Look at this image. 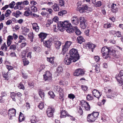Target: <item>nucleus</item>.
I'll return each instance as SVG.
<instances>
[{"instance_id":"nucleus-1","label":"nucleus","mask_w":123,"mask_h":123,"mask_svg":"<svg viewBox=\"0 0 123 123\" xmlns=\"http://www.w3.org/2000/svg\"><path fill=\"white\" fill-rule=\"evenodd\" d=\"M68 58L69 62H76L80 58V56L77 50L74 48L71 49L69 51V53H67L66 55Z\"/></svg>"},{"instance_id":"nucleus-2","label":"nucleus","mask_w":123,"mask_h":123,"mask_svg":"<svg viewBox=\"0 0 123 123\" xmlns=\"http://www.w3.org/2000/svg\"><path fill=\"white\" fill-rule=\"evenodd\" d=\"M111 47H108L107 46H105L103 47L101 50L103 54V58L106 59L109 61L110 60H108L110 59L111 57L110 56L109 52L111 50Z\"/></svg>"},{"instance_id":"nucleus-3","label":"nucleus","mask_w":123,"mask_h":123,"mask_svg":"<svg viewBox=\"0 0 123 123\" xmlns=\"http://www.w3.org/2000/svg\"><path fill=\"white\" fill-rule=\"evenodd\" d=\"M120 86H122L123 83V70H121L119 73L117 75L116 77Z\"/></svg>"},{"instance_id":"nucleus-4","label":"nucleus","mask_w":123,"mask_h":123,"mask_svg":"<svg viewBox=\"0 0 123 123\" xmlns=\"http://www.w3.org/2000/svg\"><path fill=\"white\" fill-rule=\"evenodd\" d=\"M72 43V42H71L69 41H67L66 42L64 45L62 47V52L63 55L64 54L66 53Z\"/></svg>"},{"instance_id":"nucleus-5","label":"nucleus","mask_w":123,"mask_h":123,"mask_svg":"<svg viewBox=\"0 0 123 123\" xmlns=\"http://www.w3.org/2000/svg\"><path fill=\"white\" fill-rule=\"evenodd\" d=\"M52 74L49 71H46L43 75V80L45 81L49 80V82L52 81Z\"/></svg>"},{"instance_id":"nucleus-6","label":"nucleus","mask_w":123,"mask_h":123,"mask_svg":"<svg viewBox=\"0 0 123 123\" xmlns=\"http://www.w3.org/2000/svg\"><path fill=\"white\" fill-rule=\"evenodd\" d=\"M85 74L84 71L82 69L79 68L77 69L74 73V75L76 76H81Z\"/></svg>"},{"instance_id":"nucleus-7","label":"nucleus","mask_w":123,"mask_h":123,"mask_svg":"<svg viewBox=\"0 0 123 123\" xmlns=\"http://www.w3.org/2000/svg\"><path fill=\"white\" fill-rule=\"evenodd\" d=\"M86 22V20L84 17H82L80 18V25L82 29H84L86 26V25L85 24V23Z\"/></svg>"},{"instance_id":"nucleus-8","label":"nucleus","mask_w":123,"mask_h":123,"mask_svg":"<svg viewBox=\"0 0 123 123\" xmlns=\"http://www.w3.org/2000/svg\"><path fill=\"white\" fill-rule=\"evenodd\" d=\"M71 20L73 24L77 25L79 24V19L76 16H73L71 18Z\"/></svg>"},{"instance_id":"nucleus-9","label":"nucleus","mask_w":123,"mask_h":123,"mask_svg":"<svg viewBox=\"0 0 123 123\" xmlns=\"http://www.w3.org/2000/svg\"><path fill=\"white\" fill-rule=\"evenodd\" d=\"M55 109L52 108H49L46 111V113L48 117H52L53 116V113Z\"/></svg>"},{"instance_id":"nucleus-10","label":"nucleus","mask_w":123,"mask_h":123,"mask_svg":"<svg viewBox=\"0 0 123 123\" xmlns=\"http://www.w3.org/2000/svg\"><path fill=\"white\" fill-rule=\"evenodd\" d=\"M87 121L89 122H93L96 120V118L91 113L88 115L87 117Z\"/></svg>"},{"instance_id":"nucleus-11","label":"nucleus","mask_w":123,"mask_h":123,"mask_svg":"<svg viewBox=\"0 0 123 123\" xmlns=\"http://www.w3.org/2000/svg\"><path fill=\"white\" fill-rule=\"evenodd\" d=\"M89 7L86 4L82 5L81 7L79 8L80 12V13H84L86 12L85 10H88Z\"/></svg>"},{"instance_id":"nucleus-12","label":"nucleus","mask_w":123,"mask_h":123,"mask_svg":"<svg viewBox=\"0 0 123 123\" xmlns=\"http://www.w3.org/2000/svg\"><path fill=\"white\" fill-rule=\"evenodd\" d=\"M27 53V57H29V58L31 59H32V57L31 56V52H27L26 51H24L22 54V56L24 57H25V58L26 57V54Z\"/></svg>"},{"instance_id":"nucleus-13","label":"nucleus","mask_w":123,"mask_h":123,"mask_svg":"<svg viewBox=\"0 0 123 123\" xmlns=\"http://www.w3.org/2000/svg\"><path fill=\"white\" fill-rule=\"evenodd\" d=\"M116 51L115 50L112 49L111 48L109 53L111 55H112L114 58H118V55L116 54Z\"/></svg>"},{"instance_id":"nucleus-14","label":"nucleus","mask_w":123,"mask_h":123,"mask_svg":"<svg viewBox=\"0 0 123 123\" xmlns=\"http://www.w3.org/2000/svg\"><path fill=\"white\" fill-rule=\"evenodd\" d=\"M111 11L113 13L116 12L118 11V8L117 7V5L114 3H112L111 6Z\"/></svg>"},{"instance_id":"nucleus-15","label":"nucleus","mask_w":123,"mask_h":123,"mask_svg":"<svg viewBox=\"0 0 123 123\" xmlns=\"http://www.w3.org/2000/svg\"><path fill=\"white\" fill-rule=\"evenodd\" d=\"M43 45L45 47L48 48H50L52 43L49 40L45 41L43 42Z\"/></svg>"},{"instance_id":"nucleus-16","label":"nucleus","mask_w":123,"mask_h":123,"mask_svg":"<svg viewBox=\"0 0 123 123\" xmlns=\"http://www.w3.org/2000/svg\"><path fill=\"white\" fill-rule=\"evenodd\" d=\"M61 114L60 117L61 118H64L67 116L68 114H69L68 112L64 110H62L60 112Z\"/></svg>"},{"instance_id":"nucleus-17","label":"nucleus","mask_w":123,"mask_h":123,"mask_svg":"<svg viewBox=\"0 0 123 123\" xmlns=\"http://www.w3.org/2000/svg\"><path fill=\"white\" fill-rule=\"evenodd\" d=\"M64 26L66 28H67L69 27H72V25L68 21H65L63 22Z\"/></svg>"},{"instance_id":"nucleus-18","label":"nucleus","mask_w":123,"mask_h":123,"mask_svg":"<svg viewBox=\"0 0 123 123\" xmlns=\"http://www.w3.org/2000/svg\"><path fill=\"white\" fill-rule=\"evenodd\" d=\"M77 41L78 43L81 44L82 42H84L85 40L81 36H79L77 37Z\"/></svg>"},{"instance_id":"nucleus-19","label":"nucleus","mask_w":123,"mask_h":123,"mask_svg":"<svg viewBox=\"0 0 123 123\" xmlns=\"http://www.w3.org/2000/svg\"><path fill=\"white\" fill-rule=\"evenodd\" d=\"M75 28L76 26L73 27L72 28H70V27H69L67 28L68 29L66 30V31L68 33H71L75 31Z\"/></svg>"},{"instance_id":"nucleus-20","label":"nucleus","mask_w":123,"mask_h":123,"mask_svg":"<svg viewBox=\"0 0 123 123\" xmlns=\"http://www.w3.org/2000/svg\"><path fill=\"white\" fill-rule=\"evenodd\" d=\"M47 34L43 32H41L38 35L39 37L41 39H45L46 37Z\"/></svg>"},{"instance_id":"nucleus-21","label":"nucleus","mask_w":123,"mask_h":123,"mask_svg":"<svg viewBox=\"0 0 123 123\" xmlns=\"http://www.w3.org/2000/svg\"><path fill=\"white\" fill-rule=\"evenodd\" d=\"M39 94L40 96L42 99H43L45 97V94L44 92H42L41 89L38 90Z\"/></svg>"},{"instance_id":"nucleus-22","label":"nucleus","mask_w":123,"mask_h":123,"mask_svg":"<svg viewBox=\"0 0 123 123\" xmlns=\"http://www.w3.org/2000/svg\"><path fill=\"white\" fill-rule=\"evenodd\" d=\"M86 47H88L89 49L94 48L96 47L95 45L92 44L90 43H88L86 45Z\"/></svg>"},{"instance_id":"nucleus-23","label":"nucleus","mask_w":123,"mask_h":123,"mask_svg":"<svg viewBox=\"0 0 123 123\" xmlns=\"http://www.w3.org/2000/svg\"><path fill=\"white\" fill-rule=\"evenodd\" d=\"M62 44L61 42L59 41H57L55 43V45L56 48L57 49H59L60 46Z\"/></svg>"},{"instance_id":"nucleus-24","label":"nucleus","mask_w":123,"mask_h":123,"mask_svg":"<svg viewBox=\"0 0 123 123\" xmlns=\"http://www.w3.org/2000/svg\"><path fill=\"white\" fill-rule=\"evenodd\" d=\"M93 66V67H95V71L97 73H98L100 71V64H98V65L97 64H96L95 65Z\"/></svg>"},{"instance_id":"nucleus-25","label":"nucleus","mask_w":123,"mask_h":123,"mask_svg":"<svg viewBox=\"0 0 123 123\" xmlns=\"http://www.w3.org/2000/svg\"><path fill=\"white\" fill-rule=\"evenodd\" d=\"M49 96L50 97V98L54 99L55 95L54 92L51 91H49L48 92Z\"/></svg>"},{"instance_id":"nucleus-26","label":"nucleus","mask_w":123,"mask_h":123,"mask_svg":"<svg viewBox=\"0 0 123 123\" xmlns=\"http://www.w3.org/2000/svg\"><path fill=\"white\" fill-rule=\"evenodd\" d=\"M59 95H60L59 97V99L61 100L62 102H63L64 99V94L62 92H59Z\"/></svg>"},{"instance_id":"nucleus-27","label":"nucleus","mask_w":123,"mask_h":123,"mask_svg":"<svg viewBox=\"0 0 123 123\" xmlns=\"http://www.w3.org/2000/svg\"><path fill=\"white\" fill-rule=\"evenodd\" d=\"M11 96L13 100L14 101H16V99L15 98L16 96V93L14 92H11Z\"/></svg>"},{"instance_id":"nucleus-28","label":"nucleus","mask_w":123,"mask_h":123,"mask_svg":"<svg viewBox=\"0 0 123 123\" xmlns=\"http://www.w3.org/2000/svg\"><path fill=\"white\" fill-rule=\"evenodd\" d=\"M75 30L74 32L77 35H79L81 34V31L77 28V26H76V28L75 29Z\"/></svg>"},{"instance_id":"nucleus-29","label":"nucleus","mask_w":123,"mask_h":123,"mask_svg":"<svg viewBox=\"0 0 123 123\" xmlns=\"http://www.w3.org/2000/svg\"><path fill=\"white\" fill-rule=\"evenodd\" d=\"M34 24H35V26H33V28L34 30H35L36 31L38 32L39 31V27L37 23H35Z\"/></svg>"},{"instance_id":"nucleus-30","label":"nucleus","mask_w":123,"mask_h":123,"mask_svg":"<svg viewBox=\"0 0 123 123\" xmlns=\"http://www.w3.org/2000/svg\"><path fill=\"white\" fill-rule=\"evenodd\" d=\"M52 8L55 11H57L59 10V6H57L56 4H55L53 6Z\"/></svg>"},{"instance_id":"nucleus-31","label":"nucleus","mask_w":123,"mask_h":123,"mask_svg":"<svg viewBox=\"0 0 123 123\" xmlns=\"http://www.w3.org/2000/svg\"><path fill=\"white\" fill-rule=\"evenodd\" d=\"M67 12L65 10H63L62 11L58 13V15L60 16H62L63 15H64L66 14Z\"/></svg>"},{"instance_id":"nucleus-32","label":"nucleus","mask_w":123,"mask_h":123,"mask_svg":"<svg viewBox=\"0 0 123 123\" xmlns=\"http://www.w3.org/2000/svg\"><path fill=\"white\" fill-rule=\"evenodd\" d=\"M45 68L44 65L42 64L40 65V67L37 69V70L39 72H41L42 70L44 69Z\"/></svg>"},{"instance_id":"nucleus-33","label":"nucleus","mask_w":123,"mask_h":123,"mask_svg":"<svg viewBox=\"0 0 123 123\" xmlns=\"http://www.w3.org/2000/svg\"><path fill=\"white\" fill-rule=\"evenodd\" d=\"M91 114L93 116L95 117L96 120L99 115V112H95L94 111H93Z\"/></svg>"},{"instance_id":"nucleus-34","label":"nucleus","mask_w":123,"mask_h":123,"mask_svg":"<svg viewBox=\"0 0 123 123\" xmlns=\"http://www.w3.org/2000/svg\"><path fill=\"white\" fill-rule=\"evenodd\" d=\"M11 12V11L9 9L7 10L5 14V16L6 17H9Z\"/></svg>"},{"instance_id":"nucleus-35","label":"nucleus","mask_w":123,"mask_h":123,"mask_svg":"<svg viewBox=\"0 0 123 123\" xmlns=\"http://www.w3.org/2000/svg\"><path fill=\"white\" fill-rule=\"evenodd\" d=\"M2 74H3V76L5 78V80H8L9 79V78L8 76H7L8 75L5 72H2Z\"/></svg>"},{"instance_id":"nucleus-36","label":"nucleus","mask_w":123,"mask_h":123,"mask_svg":"<svg viewBox=\"0 0 123 123\" xmlns=\"http://www.w3.org/2000/svg\"><path fill=\"white\" fill-rule=\"evenodd\" d=\"M33 49L35 51L37 52H39L41 51V48L38 46H35L34 47H33Z\"/></svg>"},{"instance_id":"nucleus-37","label":"nucleus","mask_w":123,"mask_h":123,"mask_svg":"<svg viewBox=\"0 0 123 123\" xmlns=\"http://www.w3.org/2000/svg\"><path fill=\"white\" fill-rule=\"evenodd\" d=\"M16 111L15 109L13 108H12L11 109H10L9 110L8 113L10 114V113H16Z\"/></svg>"},{"instance_id":"nucleus-38","label":"nucleus","mask_w":123,"mask_h":123,"mask_svg":"<svg viewBox=\"0 0 123 123\" xmlns=\"http://www.w3.org/2000/svg\"><path fill=\"white\" fill-rule=\"evenodd\" d=\"M18 88L20 89H22L24 90L25 89V87L24 85L21 82L19 84Z\"/></svg>"},{"instance_id":"nucleus-39","label":"nucleus","mask_w":123,"mask_h":123,"mask_svg":"<svg viewBox=\"0 0 123 123\" xmlns=\"http://www.w3.org/2000/svg\"><path fill=\"white\" fill-rule=\"evenodd\" d=\"M15 4V2L14 1H12L9 5V7L11 9L14 8V6Z\"/></svg>"},{"instance_id":"nucleus-40","label":"nucleus","mask_w":123,"mask_h":123,"mask_svg":"<svg viewBox=\"0 0 123 123\" xmlns=\"http://www.w3.org/2000/svg\"><path fill=\"white\" fill-rule=\"evenodd\" d=\"M44 105L42 102H41L39 103V105H38V107L41 110H42L43 108Z\"/></svg>"},{"instance_id":"nucleus-41","label":"nucleus","mask_w":123,"mask_h":123,"mask_svg":"<svg viewBox=\"0 0 123 123\" xmlns=\"http://www.w3.org/2000/svg\"><path fill=\"white\" fill-rule=\"evenodd\" d=\"M31 9L32 11L34 12H36L37 11V7L34 6H32L31 7Z\"/></svg>"},{"instance_id":"nucleus-42","label":"nucleus","mask_w":123,"mask_h":123,"mask_svg":"<svg viewBox=\"0 0 123 123\" xmlns=\"http://www.w3.org/2000/svg\"><path fill=\"white\" fill-rule=\"evenodd\" d=\"M68 97L70 99H73L75 98V96L74 94L71 93L68 94Z\"/></svg>"},{"instance_id":"nucleus-43","label":"nucleus","mask_w":123,"mask_h":123,"mask_svg":"<svg viewBox=\"0 0 123 123\" xmlns=\"http://www.w3.org/2000/svg\"><path fill=\"white\" fill-rule=\"evenodd\" d=\"M62 68L61 67H58L56 69L58 73L62 72L63 71Z\"/></svg>"},{"instance_id":"nucleus-44","label":"nucleus","mask_w":123,"mask_h":123,"mask_svg":"<svg viewBox=\"0 0 123 123\" xmlns=\"http://www.w3.org/2000/svg\"><path fill=\"white\" fill-rule=\"evenodd\" d=\"M55 58V57H54L49 58L47 57V60L48 62H54V60Z\"/></svg>"},{"instance_id":"nucleus-45","label":"nucleus","mask_w":123,"mask_h":123,"mask_svg":"<svg viewBox=\"0 0 123 123\" xmlns=\"http://www.w3.org/2000/svg\"><path fill=\"white\" fill-rule=\"evenodd\" d=\"M82 89L84 91H86L88 89V87L86 86H85L84 85H81V86Z\"/></svg>"},{"instance_id":"nucleus-46","label":"nucleus","mask_w":123,"mask_h":123,"mask_svg":"<svg viewBox=\"0 0 123 123\" xmlns=\"http://www.w3.org/2000/svg\"><path fill=\"white\" fill-rule=\"evenodd\" d=\"M58 29L61 32L64 31L65 29V28L64 27H57Z\"/></svg>"},{"instance_id":"nucleus-47","label":"nucleus","mask_w":123,"mask_h":123,"mask_svg":"<svg viewBox=\"0 0 123 123\" xmlns=\"http://www.w3.org/2000/svg\"><path fill=\"white\" fill-rule=\"evenodd\" d=\"M99 93V91L96 89H94L92 91V94L93 95L95 94H98Z\"/></svg>"},{"instance_id":"nucleus-48","label":"nucleus","mask_w":123,"mask_h":123,"mask_svg":"<svg viewBox=\"0 0 123 123\" xmlns=\"http://www.w3.org/2000/svg\"><path fill=\"white\" fill-rule=\"evenodd\" d=\"M57 27H64L63 22H58L57 23Z\"/></svg>"},{"instance_id":"nucleus-49","label":"nucleus","mask_w":123,"mask_h":123,"mask_svg":"<svg viewBox=\"0 0 123 123\" xmlns=\"http://www.w3.org/2000/svg\"><path fill=\"white\" fill-rule=\"evenodd\" d=\"M21 73L23 75V77L25 79H26L27 78V74L24 73L23 71H21Z\"/></svg>"},{"instance_id":"nucleus-50","label":"nucleus","mask_w":123,"mask_h":123,"mask_svg":"<svg viewBox=\"0 0 123 123\" xmlns=\"http://www.w3.org/2000/svg\"><path fill=\"white\" fill-rule=\"evenodd\" d=\"M28 84L30 87H33L34 83L32 81H30L28 82Z\"/></svg>"},{"instance_id":"nucleus-51","label":"nucleus","mask_w":123,"mask_h":123,"mask_svg":"<svg viewBox=\"0 0 123 123\" xmlns=\"http://www.w3.org/2000/svg\"><path fill=\"white\" fill-rule=\"evenodd\" d=\"M46 10L50 14L52 15V13L53 11L51 9L46 8Z\"/></svg>"},{"instance_id":"nucleus-52","label":"nucleus","mask_w":123,"mask_h":123,"mask_svg":"<svg viewBox=\"0 0 123 123\" xmlns=\"http://www.w3.org/2000/svg\"><path fill=\"white\" fill-rule=\"evenodd\" d=\"M16 49V46L14 44L11 45L9 48L10 49L15 50Z\"/></svg>"},{"instance_id":"nucleus-53","label":"nucleus","mask_w":123,"mask_h":123,"mask_svg":"<svg viewBox=\"0 0 123 123\" xmlns=\"http://www.w3.org/2000/svg\"><path fill=\"white\" fill-rule=\"evenodd\" d=\"M59 2L60 5L61 6H64V1L63 0H60Z\"/></svg>"},{"instance_id":"nucleus-54","label":"nucleus","mask_w":123,"mask_h":123,"mask_svg":"<svg viewBox=\"0 0 123 123\" xmlns=\"http://www.w3.org/2000/svg\"><path fill=\"white\" fill-rule=\"evenodd\" d=\"M116 35L118 37H120L122 36L121 32L120 31H117Z\"/></svg>"},{"instance_id":"nucleus-55","label":"nucleus","mask_w":123,"mask_h":123,"mask_svg":"<svg viewBox=\"0 0 123 123\" xmlns=\"http://www.w3.org/2000/svg\"><path fill=\"white\" fill-rule=\"evenodd\" d=\"M102 95V93L100 94L99 92V93L98 94H95L93 95L95 97H96L98 98V99L99 100L100 97Z\"/></svg>"},{"instance_id":"nucleus-56","label":"nucleus","mask_w":123,"mask_h":123,"mask_svg":"<svg viewBox=\"0 0 123 123\" xmlns=\"http://www.w3.org/2000/svg\"><path fill=\"white\" fill-rule=\"evenodd\" d=\"M56 87H57V88H59L58 90V89H56V90L58 92H63V90L61 88V87L58 86H56Z\"/></svg>"},{"instance_id":"nucleus-57","label":"nucleus","mask_w":123,"mask_h":123,"mask_svg":"<svg viewBox=\"0 0 123 123\" xmlns=\"http://www.w3.org/2000/svg\"><path fill=\"white\" fill-rule=\"evenodd\" d=\"M6 67L8 71L12 70L13 68L12 66L9 65H6Z\"/></svg>"},{"instance_id":"nucleus-58","label":"nucleus","mask_w":123,"mask_h":123,"mask_svg":"<svg viewBox=\"0 0 123 123\" xmlns=\"http://www.w3.org/2000/svg\"><path fill=\"white\" fill-rule=\"evenodd\" d=\"M96 5L97 6L99 7L102 5V2L100 1H98L96 2Z\"/></svg>"},{"instance_id":"nucleus-59","label":"nucleus","mask_w":123,"mask_h":123,"mask_svg":"<svg viewBox=\"0 0 123 123\" xmlns=\"http://www.w3.org/2000/svg\"><path fill=\"white\" fill-rule=\"evenodd\" d=\"M59 18L57 16H55L52 19L53 21L57 22L58 21Z\"/></svg>"},{"instance_id":"nucleus-60","label":"nucleus","mask_w":123,"mask_h":123,"mask_svg":"<svg viewBox=\"0 0 123 123\" xmlns=\"http://www.w3.org/2000/svg\"><path fill=\"white\" fill-rule=\"evenodd\" d=\"M67 117H70V118L72 121H74L75 120V118L73 116H71L69 114H68Z\"/></svg>"},{"instance_id":"nucleus-61","label":"nucleus","mask_w":123,"mask_h":123,"mask_svg":"<svg viewBox=\"0 0 123 123\" xmlns=\"http://www.w3.org/2000/svg\"><path fill=\"white\" fill-rule=\"evenodd\" d=\"M18 38L20 39H21L23 40H24V42L26 40L25 38L22 35H20L19 36Z\"/></svg>"},{"instance_id":"nucleus-62","label":"nucleus","mask_w":123,"mask_h":123,"mask_svg":"<svg viewBox=\"0 0 123 123\" xmlns=\"http://www.w3.org/2000/svg\"><path fill=\"white\" fill-rule=\"evenodd\" d=\"M94 58L95 62H98L100 60V58L98 56H95Z\"/></svg>"},{"instance_id":"nucleus-63","label":"nucleus","mask_w":123,"mask_h":123,"mask_svg":"<svg viewBox=\"0 0 123 123\" xmlns=\"http://www.w3.org/2000/svg\"><path fill=\"white\" fill-rule=\"evenodd\" d=\"M24 15L26 17L29 16L30 15L29 12L27 11H25L24 12Z\"/></svg>"},{"instance_id":"nucleus-64","label":"nucleus","mask_w":123,"mask_h":123,"mask_svg":"<svg viewBox=\"0 0 123 123\" xmlns=\"http://www.w3.org/2000/svg\"><path fill=\"white\" fill-rule=\"evenodd\" d=\"M107 98L111 99H113L114 98V96H112V95L110 94H107L106 95Z\"/></svg>"}]
</instances>
